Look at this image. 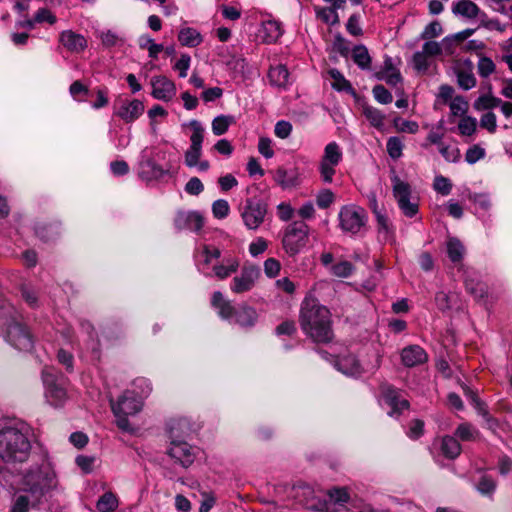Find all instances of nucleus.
<instances>
[{"instance_id":"obj_22","label":"nucleus","mask_w":512,"mask_h":512,"mask_svg":"<svg viewBox=\"0 0 512 512\" xmlns=\"http://www.w3.org/2000/svg\"><path fill=\"white\" fill-rule=\"evenodd\" d=\"M282 23L275 19H268L261 23L258 37L266 44L276 43L283 35Z\"/></svg>"},{"instance_id":"obj_13","label":"nucleus","mask_w":512,"mask_h":512,"mask_svg":"<svg viewBox=\"0 0 512 512\" xmlns=\"http://www.w3.org/2000/svg\"><path fill=\"white\" fill-rule=\"evenodd\" d=\"M140 161L138 165V174L142 180L147 182L160 180L165 175L169 174L171 169L170 165L162 167L156 163V159L153 157V153L149 152L148 148H144L141 151Z\"/></svg>"},{"instance_id":"obj_2","label":"nucleus","mask_w":512,"mask_h":512,"mask_svg":"<svg viewBox=\"0 0 512 512\" xmlns=\"http://www.w3.org/2000/svg\"><path fill=\"white\" fill-rule=\"evenodd\" d=\"M300 325L303 332L317 343H328L333 339L330 311L315 299L306 298L300 310Z\"/></svg>"},{"instance_id":"obj_35","label":"nucleus","mask_w":512,"mask_h":512,"mask_svg":"<svg viewBox=\"0 0 512 512\" xmlns=\"http://www.w3.org/2000/svg\"><path fill=\"white\" fill-rule=\"evenodd\" d=\"M441 451L445 457L455 459L461 453V445L456 438L444 436L441 440Z\"/></svg>"},{"instance_id":"obj_64","label":"nucleus","mask_w":512,"mask_h":512,"mask_svg":"<svg viewBox=\"0 0 512 512\" xmlns=\"http://www.w3.org/2000/svg\"><path fill=\"white\" fill-rule=\"evenodd\" d=\"M201 495L203 499L199 507V512H210L216 503V497L213 493L206 491L201 492Z\"/></svg>"},{"instance_id":"obj_24","label":"nucleus","mask_w":512,"mask_h":512,"mask_svg":"<svg viewBox=\"0 0 512 512\" xmlns=\"http://www.w3.org/2000/svg\"><path fill=\"white\" fill-rule=\"evenodd\" d=\"M240 266L236 257L224 258L221 263L212 266V273H206L207 276H215L219 280H224L235 273Z\"/></svg>"},{"instance_id":"obj_15","label":"nucleus","mask_w":512,"mask_h":512,"mask_svg":"<svg viewBox=\"0 0 512 512\" xmlns=\"http://www.w3.org/2000/svg\"><path fill=\"white\" fill-rule=\"evenodd\" d=\"M190 125L192 127V134L190 136L191 145L185 152V164L190 168H194L197 166L202 155L204 128L196 120L191 121Z\"/></svg>"},{"instance_id":"obj_14","label":"nucleus","mask_w":512,"mask_h":512,"mask_svg":"<svg viewBox=\"0 0 512 512\" xmlns=\"http://www.w3.org/2000/svg\"><path fill=\"white\" fill-rule=\"evenodd\" d=\"M266 213L265 204L249 198L241 209V218L247 229L256 230L263 223Z\"/></svg>"},{"instance_id":"obj_58","label":"nucleus","mask_w":512,"mask_h":512,"mask_svg":"<svg viewBox=\"0 0 512 512\" xmlns=\"http://www.w3.org/2000/svg\"><path fill=\"white\" fill-rule=\"evenodd\" d=\"M292 124L289 121L280 120L275 124L274 133L280 139H286L291 135Z\"/></svg>"},{"instance_id":"obj_47","label":"nucleus","mask_w":512,"mask_h":512,"mask_svg":"<svg viewBox=\"0 0 512 512\" xmlns=\"http://www.w3.org/2000/svg\"><path fill=\"white\" fill-rule=\"evenodd\" d=\"M476 489L482 495H492L496 489V482L488 475H482L476 485Z\"/></svg>"},{"instance_id":"obj_49","label":"nucleus","mask_w":512,"mask_h":512,"mask_svg":"<svg viewBox=\"0 0 512 512\" xmlns=\"http://www.w3.org/2000/svg\"><path fill=\"white\" fill-rule=\"evenodd\" d=\"M230 206L224 199H218L212 204L213 216L217 219H224L229 215Z\"/></svg>"},{"instance_id":"obj_62","label":"nucleus","mask_w":512,"mask_h":512,"mask_svg":"<svg viewBox=\"0 0 512 512\" xmlns=\"http://www.w3.org/2000/svg\"><path fill=\"white\" fill-rule=\"evenodd\" d=\"M480 126L490 133L495 132L497 128L496 115L490 111L483 114L480 119Z\"/></svg>"},{"instance_id":"obj_25","label":"nucleus","mask_w":512,"mask_h":512,"mask_svg":"<svg viewBox=\"0 0 512 512\" xmlns=\"http://www.w3.org/2000/svg\"><path fill=\"white\" fill-rule=\"evenodd\" d=\"M62 45L71 52H81L87 46V41L81 34L71 30L63 31L59 38Z\"/></svg>"},{"instance_id":"obj_42","label":"nucleus","mask_w":512,"mask_h":512,"mask_svg":"<svg viewBox=\"0 0 512 512\" xmlns=\"http://www.w3.org/2000/svg\"><path fill=\"white\" fill-rule=\"evenodd\" d=\"M496 71L493 60L487 56H481L477 63V72L481 78H488Z\"/></svg>"},{"instance_id":"obj_1","label":"nucleus","mask_w":512,"mask_h":512,"mask_svg":"<svg viewBox=\"0 0 512 512\" xmlns=\"http://www.w3.org/2000/svg\"><path fill=\"white\" fill-rule=\"evenodd\" d=\"M31 454L29 426L22 422L0 430V479L8 482L7 473L28 461Z\"/></svg>"},{"instance_id":"obj_10","label":"nucleus","mask_w":512,"mask_h":512,"mask_svg":"<svg viewBox=\"0 0 512 512\" xmlns=\"http://www.w3.org/2000/svg\"><path fill=\"white\" fill-rule=\"evenodd\" d=\"M343 161V150L341 146L335 142H329L323 150L320 157L317 171L322 183L331 184L337 173V168Z\"/></svg>"},{"instance_id":"obj_6","label":"nucleus","mask_w":512,"mask_h":512,"mask_svg":"<svg viewBox=\"0 0 512 512\" xmlns=\"http://www.w3.org/2000/svg\"><path fill=\"white\" fill-rule=\"evenodd\" d=\"M212 306L218 310L221 318L239 324L242 327L253 326L257 320V313L255 309L243 306L236 310L230 301L224 299L220 291H216L212 295Z\"/></svg>"},{"instance_id":"obj_8","label":"nucleus","mask_w":512,"mask_h":512,"mask_svg":"<svg viewBox=\"0 0 512 512\" xmlns=\"http://www.w3.org/2000/svg\"><path fill=\"white\" fill-rule=\"evenodd\" d=\"M301 495L304 497L303 505L307 509L321 512H334L332 504L344 505L349 500L345 488H334L327 493V498L321 499L311 487L305 486L301 488Z\"/></svg>"},{"instance_id":"obj_41","label":"nucleus","mask_w":512,"mask_h":512,"mask_svg":"<svg viewBox=\"0 0 512 512\" xmlns=\"http://www.w3.org/2000/svg\"><path fill=\"white\" fill-rule=\"evenodd\" d=\"M234 123V117L230 115H220L212 121V131L220 136L227 132L229 126Z\"/></svg>"},{"instance_id":"obj_37","label":"nucleus","mask_w":512,"mask_h":512,"mask_svg":"<svg viewBox=\"0 0 512 512\" xmlns=\"http://www.w3.org/2000/svg\"><path fill=\"white\" fill-rule=\"evenodd\" d=\"M363 114L373 127L378 130L383 129L385 115L379 109L370 105H364Z\"/></svg>"},{"instance_id":"obj_51","label":"nucleus","mask_w":512,"mask_h":512,"mask_svg":"<svg viewBox=\"0 0 512 512\" xmlns=\"http://www.w3.org/2000/svg\"><path fill=\"white\" fill-rule=\"evenodd\" d=\"M433 188L439 194L447 196L452 190V183L448 178L439 175L434 179Z\"/></svg>"},{"instance_id":"obj_29","label":"nucleus","mask_w":512,"mask_h":512,"mask_svg":"<svg viewBox=\"0 0 512 512\" xmlns=\"http://www.w3.org/2000/svg\"><path fill=\"white\" fill-rule=\"evenodd\" d=\"M24 485L23 488L24 494L19 493L15 495L14 503L12 506V512H28L29 504H30V475L27 473L24 476Z\"/></svg>"},{"instance_id":"obj_21","label":"nucleus","mask_w":512,"mask_h":512,"mask_svg":"<svg viewBox=\"0 0 512 512\" xmlns=\"http://www.w3.org/2000/svg\"><path fill=\"white\" fill-rule=\"evenodd\" d=\"M383 399L391 408L390 416H398L402 411L409 408L408 400L400 395V391L392 386H384L382 388Z\"/></svg>"},{"instance_id":"obj_60","label":"nucleus","mask_w":512,"mask_h":512,"mask_svg":"<svg viewBox=\"0 0 512 512\" xmlns=\"http://www.w3.org/2000/svg\"><path fill=\"white\" fill-rule=\"evenodd\" d=\"M442 26L438 21L429 23L421 33L422 39H431L442 34Z\"/></svg>"},{"instance_id":"obj_40","label":"nucleus","mask_w":512,"mask_h":512,"mask_svg":"<svg viewBox=\"0 0 512 512\" xmlns=\"http://www.w3.org/2000/svg\"><path fill=\"white\" fill-rule=\"evenodd\" d=\"M203 262L200 264V270L206 275V269L214 260L221 257V251L213 246L204 245L202 250Z\"/></svg>"},{"instance_id":"obj_33","label":"nucleus","mask_w":512,"mask_h":512,"mask_svg":"<svg viewBox=\"0 0 512 512\" xmlns=\"http://www.w3.org/2000/svg\"><path fill=\"white\" fill-rule=\"evenodd\" d=\"M378 78L384 80L390 86H397L402 82V76L390 59L385 61L384 70L378 74Z\"/></svg>"},{"instance_id":"obj_56","label":"nucleus","mask_w":512,"mask_h":512,"mask_svg":"<svg viewBox=\"0 0 512 512\" xmlns=\"http://www.w3.org/2000/svg\"><path fill=\"white\" fill-rule=\"evenodd\" d=\"M485 157V150L484 148L480 147L479 145H473L471 146L465 154V160L469 164H475L479 160L483 159Z\"/></svg>"},{"instance_id":"obj_27","label":"nucleus","mask_w":512,"mask_h":512,"mask_svg":"<svg viewBox=\"0 0 512 512\" xmlns=\"http://www.w3.org/2000/svg\"><path fill=\"white\" fill-rule=\"evenodd\" d=\"M335 367L341 373L347 376H359L362 373L361 365L353 355H345L338 358Z\"/></svg>"},{"instance_id":"obj_48","label":"nucleus","mask_w":512,"mask_h":512,"mask_svg":"<svg viewBox=\"0 0 512 512\" xmlns=\"http://www.w3.org/2000/svg\"><path fill=\"white\" fill-rule=\"evenodd\" d=\"M477 127L476 119L470 116L463 117L459 124L458 129L461 135L471 136L475 133Z\"/></svg>"},{"instance_id":"obj_4","label":"nucleus","mask_w":512,"mask_h":512,"mask_svg":"<svg viewBox=\"0 0 512 512\" xmlns=\"http://www.w3.org/2000/svg\"><path fill=\"white\" fill-rule=\"evenodd\" d=\"M57 487V479L55 472L48 461L46 454H42V463L37 473H34V500L37 504L43 506L44 510H50L49 500L52 492Z\"/></svg>"},{"instance_id":"obj_30","label":"nucleus","mask_w":512,"mask_h":512,"mask_svg":"<svg viewBox=\"0 0 512 512\" xmlns=\"http://www.w3.org/2000/svg\"><path fill=\"white\" fill-rule=\"evenodd\" d=\"M178 41L182 46L196 47L203 41V37L198 30L192 27L181 28L178 33Z\"/></svg>"},{"instance_id":"obj_20","label":"nucleus","mask_w":512,"mask_h":512,"mask_svg":"<svg viewBox=\"0 0 512 512\" xmlns=\"http://www.w3.org/2000/svg\"><path fill=\"white\" fill-rule=\"evenodd\" d=\"M271 174L274 182L283 190L295 188L302 182V177L298 168L287 169L280 166L271 171Z\"/></svg>"},{"instance_id":"obj_50","label":"nucleus","mask_w":512,"mask_h":512,"mask_svg":"<svg viewBox=\"0 0 512 512\" xmlns=\"http://www.w3.org/2000/svg\"><path fill=\"white\" fill-rule=\"evenodd\" d=\"M335 200V195L330 189H322L316 196V204L321 209L328 208Z\"/></svg>"},{"instance_id":"obj_45","label":"nucleus","mask_w":512,"mask_h":512,"mask_svg":"<svg viewBox=\"0 0 512 512\" xmlns=\"http://www.w3.org/2000/svg\"><path fill=\"white\" fill-rule=\"evenodd\" d=\"M354 272V266L349 261H341L331 266V273L340 278H347Z\"/></svg>"},{"instance_id":"obj_32","label":"nucleus","mask_w":512,"mask_h":512,"mask_svg":"<svg viewBox=\"0 0 512 512\" xmlns=\"http://www.w3.org/2000/svg\"><path fill=\"white\" fill-rule=\"evenodd\" d=\"M452 11L456 15L468 19H474L479 14L478 6L471 0H459L452 8Z\"/></svg>"},{"instance_id":"obj_54","label":"nucleus","mask_w":512,"mask_h":512,"mask_svg":"<svg viewBox=\"0 0 512 512\" xmlns=\"http://www.w3.org/2000/svg\"><path fill=\"white\" fill-rule=\"evenodd\" d=\"M439 152L448 162H457L460 158V151L456 146L441 144Z\"/></svg>"},{"instance_id":"obj_34","label":"nucleus","mask_w":512,"mask_h":512,"mask_svg":"<svg viewBox=\"0 0 512 512\" xmlns=\"http://www.w3.org/2000/svg\"><path fill=\"white\" fill-rule=\"evenodd\" d=\"M118 506L119 499L117 495L111 491H107L101 495L96 503V508L99 512H114Z\"/></svg>"},{"instance_id":"obj_28","label":"nucleus","mask_w":512,"mask_h":512,"mask_svg":"<svg viewBox=\"0 0 512 512\" xmlns=\"http://www.w3.org/2000/svg\"><path fill=\"white\" fill-rule=\"evenodd\" d=\"M487 92L480 95L474 102V109L477 111L490 110L501 104V99L492 94V85H486Z\"/></svg>"},{"instance_id":"obj_36","label":"nucleus","mask_w":512,"mask_h":512,"mask_svg":"<svg viewBox=\"0 0 512 512\" xmlns=\"http://www.w3.org/2000/svg\"><path fill=\"white\" fill-rule=\"evenodd\" d=\"M352 59L362 70H368L371 67V57L368 49L364 45H357L353 48Z\"/></svg>"},{"instance_id":"obj_52","label":"nucleus","mask_w":512,"mask_h":512,"mask_svg":"<svg viewBox=\"0 0 512 512\" xmlns=\"http://www.w3.org/2000/svg\"><path fill=\"white\" fill-rule=\"evenodd\" d=\"M449 106L454 116H462L468 110V102L462 96H456Z\"/></svg>"},{"instance_id":"obj_59","label":"nucleus","mask_w":512,"mask_h":512,"mask_svg":"<svg viewBox=\"0 0 512 512\" xmlns=\"http://www.w3.org/2000/svg\"><path fill=\"white\" fill-rule=\"evenodd\" d=\"M258 151L265 158H272L274 156L272 140L268 137H260L258 141Z\"/></svg>"},{"instance_id":"obj_53","label":"nucleus","mask_w":512,"mask_h":512,"mask_svg":"<svg viewBox=\"0 0 512 512\" xmlns=\"http://www.w3.org/2000/svg\"><path fill=\"white\" fill-rule=\"evenodd\" d=\"M476 433L477 432L474 427L467 423L460 424L455 431V435L462 441L473 440L476 436Z\"/></svg>"},{"instance_id":"obj_44","label":"nucleus","mask_w":512,"mask_h":512,"mask_svg":"<svg viewBox=\"0 0 512 512\" xmlns=\"http://www.w3.org/2000/svg\"><path fill=\"white\" fill-rule=\"evenodd\" d=\"M57 22V17L46 8L39 9L34 14V31L36 30V24H48L50 26Z\"/></svg>"},{"instance_id":"obj_43","label":"nucleus","mask_w":512,"mask_h":512,"mask_svg":"<svg viewBox=\"0 0 512 512\" xmlns=\"http://www.w3.org/2000/svg\"><path fill=\"white\" fill-rule=\"evenodd\" d=\"M387 153L388 155L396 160L399 159L403 154V142L399 137L392 136L388 138L386 143Z\"/></svg>"},{"instance_id":"obj_11","label":"nucleus","mask_w":512,"mask_h":512,"mask_svg":"<svg viewBox=\"0 0 512 512\" xmlns=\"http://www.w3.org/2000/svg\"><path fill=\"white\" fill-rule=\"evenodd\" d=\"M308 239V226L304 222H294L285 230L282 240L283 248L289 256H295L303 251Z\"/></svg>"},{"instance_id":"obj_12","label":"nucleus","mask_w":512,"mask_h":512,"mask_svg":"<svg viewBox=\"0 0 512 512\" xmlns=\"http://www.w3.org/2000/svg\"><path fill=\"white\" fill-rule=\"evenodd\" d=\"M393 196L395 197L401 212L408 218L418 214L419 204L417 198L411 196V186L401 180L397 175L391 177Z\"/></svg>"},{"instance_id":"obj_17","label":"nucleus","mask_w":512,"mask_h":512,"mask_svg":"<svg viewBox=\"0 0 512 512\" xmlns=\"http://www.w3.org/2000/svg\"><path fill=\"white\" fill-rule=\"evenodd\" d=\"M144 110L145 106L142 101L123 99L114 105L113 113L125 123H132L144 113Z\"/></svg>"},{"instance_id":"obj_7","label":"nucleus","mask_w":512,"mask_h":512,"mask_svg":"<svg viewBox=\"0 0 512 512\" xmlns=\"http://www.w3.org/2000/svg\"><path fill=\"white\" fill-rule=\"evenodd\" d=\"M111 402V408L116 418L118 428L124 432H133L128 417L134 416L142 409V399L133 391L124 392L118 401Z\"/></svg>"},{"instance_id":"obj_5","label":"nucleus","mask_w":512,"mask_h":512,"mask_svg":"<svg viewBox=\"0 0 512 512\" xmlns=\"http://www.w3.org/2000/svg\"><path fill=\"white\" fill-rule=\"evenodd\" d=\"M42 382L46 401L53 407H62L67 401L68 379L54 367H45Z\"/></svg>"},{"instance_id":"obj_55","label":"nucleus","mask_w":512,"mask_h":512,"mask_svg":"<svg viewBox=\"0 0 512 512\" xmlns=\"http://www.w3.org/2000/svg\"><path fill=\"white\" fill-rule=\"evenodd\" d=\"M375 100L381 104H389L392 102V94L383 86L376 85L372 90Z\"/></svg>"},{"instance_id":"obj_31","label":"nucleus","mask_w":512,"mask_h":512,"mask_svg":"<svg viewBox=\"0 0 512 512\" xmlns=\"http://www.w3.org/2000/svg\"><path fill=\"white\" fill-rule=\"evenodd\" d=\"M270 83L279 88H286L290 84L289 72L286 66L271 67L268 72Z\"/></svg>"},{"instance_id":"obj_63","label":"nucleus","mask_w":512,"mask_h":512,"mask_svg":"<svg viewBox=\"0 0 512 512\" xmlns=\"http://www.w3.org/2000/svg\"><path fill=\"white\" fill-rule=\"evenodd\" d=\"M414 68L419 72H425L429 67L428 56L422 51H418L413 55Z\"/></svg>"},{"instance_id":"obj_3","label":"nucleus","mask_w":512,"mask_h":512,"mask_svg":"<svg viewBox=\"0 0 512 512\" xmlns=\"http://www.w3.org/2000/svg\"><path fill=\"white\" fill-rule=\"evenodd\" d=\"M190 431L191 427L185 418L173 420L169 425L171 445L168 454L184 467L193 463L194 452L187 442L177 438L187 436Z\"/></svg>"},{"instance_id":"obj_39","label":"nucleus","mask_w":512,"mask_h":512,"mask_svg":"<svg viewBox=\"0 0 512 512\" xmlns=\"http://www.w3.org/2000/svg\"><path fill=\"white\" fill-rule=\"evenodd\" d=\"M446 246L449 259L454 263L460 262L465 252L463 244L457 238H450Z\"/></svg>"},{"instance_id":"obj_26","label":"nucleus","mask_w":512,"mask_h":512,"mask_svg":"<svg viewBox=\"0 0 512 512\" xmlns=\"http://www.w3.org/2000/svg\"><path fill=\"white\" fill-rule=\"evenodd\" d=\"M458 85L464 90H470L476 86V78L473 73V64L470 60L463 62L457 69Z\"/></svg>"},{"instance_id":"obj_38","label":"nucleus","mask_w":512,"mask_h":512,"mask_svg":"<svg viewBox=\"0 0 512 512\" xmlns=\"http://www.w3.org/2000/svg\"><path fill=\"white\" fill-rule=\"evenodd\" d=\"M328 74L332 79L331 86L333 87V89L345 92L352 91L351 84L349 83L348 80H346L344 75L339 70L335 68L329 69Z\"/></svg>"},{"instance_id":"obj_16","label":"nucleus","mask_w":512,"mask_h":512,"mask_svg":"<svg viewBox=\"0 0 512 512\" xmlns=\"http://www.w3.org/2000/svg\"><path fill=\"white\" fill-rule=\"evenodd\" d=\"M260 277V270L253 265L242 267L239 275L235 276L230 283V290L236 294H242L253 289Z\"/></svg>"},{"instance_id":"obj_19","label":"nucleus","mask_w":512,"mask_h":512,"mask_svg":"<svg viewBox=\"0 0 512 512\" xmlns=\"http://www.w3.org/2000/svg\"><path fill=\"white\" fill-rule=\"evenodd\" d=\"M204 225L203 216L197 211H178L174 218V226L177 230H189L199 232Z\"/></svg>"},{"instance_id":"obj_46","label":"nucleus","mask_w":512,"mask_h":512,"mask_svg":"<svg viewBox=\"0 0 512 512\" xmlns=\"http://www.w3.org/2000/svg\"><path fill=\"white\" fill-rule=\"evenodd\" d=\"M393 124L398 132L415 134L419 130V125L416 121L404 120L400 117H396L393 120Z\"/></svg>"},{"instance_id":"obj_18","label":"nucleus","mask_w":512,"mask_h":512,"mask_svg":"<svg viewBox=\"0 0 512 512\" xmlns=\"http://www.w3.org/2000/svg\"><path fill=\"white\" fill-rule=\"evenodd\" d=\"M154 99L169 102L176 96V86L173 81L163 75L153 76L150 81Z\"/></svg>"},{"instance_id":"obj_23","label":"nucleus","mask_w":512,"mask_h":512,"mask_svg":"<svg viewBox=\"0 0 512 512\" xmlns=\"http://www.w3.org/2000/svg\"><path fill=\"white\" fill-rule=\"evenodd\" d=\"M428 359L427 353L419 345H410L401 352L402 363L406 367H414L425 363Z\"/></svg>"},{"instance_id":"obj_61","label":"nucleus","mask_w":512,"mask_h":512,"mask_svg":"<svg viewBox=\"0 0 512 512\" xmlns=\"http://www.w3.org/2000/svg\"><path fill=\"white\" fill-rule=\"evenodd\" d=\"M204 190V185L198 177H192L185 185V192L189 195L197 196Z\"/></svg>"},{"instance_id":"obj_57","label":"nucleus","mask_w":512,"mask_h":512,"mask_svg":"<svg viewBox=\"0 0 512 512\" xmlns=\"http://www.w3.org/2000/svg\"><path fill=\"white\" fill-rule=\"evenodd\" d=\"M191 57L188 54H182L174 65V69L178 71L180 78H185L190 68Z\"/></svg>"},{"instance_id":"obj_9","label":"nucleus","mask_w":512,"mask_h":512,"mask_svg":"<svg viewBox=\"0 0 512 512\" xmlns=\"http://www.w3.org/2000/svg\"><path fill=\"white\" fill-rule=\"evenodd\" d=\"M338 220L343 233L358 236L366 230L368 214L364 208L355 204H348L340 208Z\"/></svg>"}]
</instances>
